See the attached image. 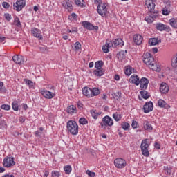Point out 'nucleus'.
<instances>
[{
	"label": "nucleus",
	"instance_id": "nucleus-1",
	"mask_svg": "<svg viewBox=\"0 0 177 177\" xmlns=\"http://www.w3.org/2000/svg\"><path fill=\"white\" fill-rule=\"evenodd\" d=\"M142 57L144 63L148 66L149 68L157 71V69H156V66L154 64V58L151 56V54L146 53L143 55Z\"/></svg>",
	"mask_w": 177,
	"mask_h": 177
},
{
	"label": "nucleus",
	"instance_id": "nucleus-2",
	"mask_svg": "<svg viewBox=\"0 0 177 177\" xmlns=\"http://www.w3.org/2000/svg\"><path fill=\"white\" fill-rule=\"evenodd\" d=\"M82 93L86 97H93V96H97L100 93V91L97 88L92 89L88 87H84L82 88Z\"/></svg>",
	"mask_w": 177,
	"mask_h": 177
},
{
	"label": "nucleus",
	"instance_id": "nucleus-3",
	"mask_svg": "<svg viewBox=\"0 0 177 177\" xmlns=\"http://www.w3.org/2000/svg\"><path fill=\"white\" fill-rule=\"evenodd\" d=\"M66 127L71 135H78V124L76 121L69 120L66 124Z\"/></svg>",
	"mask_w": 177,
	"mask_h": 177
},
{
	"label": "nucleus",
	"instance_id": "nucleus-4",
	"mask_svg": "<svg viewBox=\"0 0 177 177\" xmlns=\"http://www.w3.org/2000/svg\"><path fill=\"white\" fill-rule=\"evenodd\" d=\"M150 144L149 143V139H145L142 141L140 147L142 156L145 157H149L150 153L149 152V147Z\"/></svg>",
	"mask_w": 177,
	"mask_h": 177
},
{
	"label": "nucleus",
	"instance_id": "nucleus-5",
	"mask_svg": "<svg viewBox=\"0 0 177 177\" xmlns=\"http://www.w3.org/2000/svg\"><path fill=\"white\" fill-rule=\"evenodd\" d=\"M101 128L106 129L107 127H113L114 125V120L110 116L106 115L102 118V122L100 123Z\"/></svg>",
	"mask_w": 177,
	"mask_h": 177
},
{
	"label": "nucleus",
	"instance_id": "nucleus-6",
	"mask_svg": "<svg viewBox=\"0 0 177 177\" xmlns=\"http://www.w3.org/2000/svg\"><path fill=\"white\" fill-rule=\"evenodd\" d=\"M97 13L102 16V17H106V15L109 13L107 10V4L106 3H100L97 7Z\"/></svg>",
	"mask_w": 177,
	"mask_h": 177
},
{
	"label": "nucleus",
	"instance_id": "nucleus-7",
	"mask_svg": "<svg viewBox=\"0 0 177 177\" xmlns=\"http://www.w3.org/2000/svg\"><path fill=\"white\" fill-rule=\"evenodd\" d=\"M16 165V162H15V158L12 157H6L3 161V165L6 168H10V167H13V165Z\"/></svg>",
	"mask_w": 177,
	"mask_h": 177
},
{
	"label": "nucleus",
	"instance_id": "nucleus-8",
	"mask_svg": "<svg viewBox=\"0 0 177 177\" xmlns=\"http://www.w3.org/2000/svg\"><path fill=\"white\" fill-rule=\"evenodd\" d=\"M114 165L116 168L122 169L127 167V161L121 158H116L114 161Z\"/></svg>",
	"mask_w": 177,
	"mask_h": 177
},
{
	"label": "nucleus",
	"instance_id": "nucleus-9",
	"mask_svg": "<svg viewBox=\"0 0 177 177\" xmlns=\"http://www.w3.org/2000/svg\"><path fill=\"white\" fill-rule=\"evenodd\" d=\"M24 6H26V0H17L16 3L13 4V9L17 12H20Z\"/></svg>",
	"mask_w": 177,
	"mask_h": 177
},
{
	"label": "nucleus",
	"instance_id": "nucleus-10",
	"mask_svg": "<svg viewBox=\"0 0 177 177\" xmlns=\"http://www.w3.org/2000/svg\"><path fill=\"white\" fill-rule=\"evenodd\" d=\"M156 0H147L145 1V5L147 6L149 13H154V12H158L156 9Z\"/></svg>",
	"mask_w": 177,
	"mask_h": 177
},
{
	"label": "nucleus",
	"instance_id": "nucleus-11",
	"mask_svg": "<svg viewBox=\"0 0 177 177\" xmlns=\"http://www.w3.org/2000/svg\"><path fill=\"white\" fill-rule=\"evenodd\" d=\"M158 17V12H149V16L146 17L145 20L147 23H153V21H154V19H156V17Z\"/></svg>",
	"mask_w": 177,
	"mask_h": 177
},
{
	"label": "nucleus",
	"instance_id": "nucleus-12",
	"mask_svg": "<svg viewBox=\"0 0 177 177\" xmlns=\"http://www.w3.org/2000/svg\"><path fill=\"white\" fill-rule=\"evenodd\" d=\"M156 29L158 30V31H167V32H169L171 31V28L167 25H164V24L158 23L156 24Z\"/></svg>",
	"mask_w": 177,
	"mask_h": 177
},
{
	"label": "nucleus",
	"instance_id": "nucleus-13",
	"mask_svg": "<svg viewBox=\"0 0 177 177\" xmlns=\"http://www.w3.org/2000/svg\"><path fill=\"white\" fill-rule=\"evenodd\" d=\"M153 102L149 101L148 102H146L143 106L144 113H150V111H153Z\"/></svg>",
	"mask_w": 177,
	"mask_h": 177
},
{
	"label": "nucleus",
	"instance_id": "nucleus-14",
	"mask_svg": "<svg viewBox=\"0 0 177 177\" xmlns=\"http://www.w3.org/2000/svg\"><path fill=\"white\" fill-rule=\"evenodd\" d=\"M12 60L16 64H24V57L21 55H15L12 57Z\"/></svg>",
	"mask_w": 177,
	"mask_h": 177
},
{
	"label": "nucleus",
	"instance_id": "nucleus-15",
	"mask_svg": "<svg viewBox=\"0 0 177 177\" xmlns=\"http://www.w3.org/2000/svg\"><path fill=\"white\" fill-rule=\"evenodd\" d=\"M140 88L143 91L147 89V86L149 85V80L146 77H142L140 81Z\"/></svg>",
	"mask_w": 177,
	"mask_h": 177
},
{
	"label": "nucleus",
	"instance_id": "nucleus-16",
	"mask_svg": "<svg viewBox=\"0 0 177 177\" xmlns=\"http://www.w3.org/2000/svg\"><path fill=\"white\" fill-rule=\"evenodd\" d=\"M41 93L42 96H44V97H45L46 99H53V97H55V93L49 91L43 90L41 91Z\"/></svg>",
	"mask_w": 177,
	"mask_h": 177
},
{
	"label": "nucleus",
	"instance_id": "nucleus-17",
	"mask_svg": "<svg viewBox=\"0 0 177 177\" xmlns=\"http://www.w3.org/2000/svg\"><path fill=\"white\" fill-rule=\"evenodd\" d=\"M160 91L162 93L165 95L169 92V86H168L167 83L162 82L160 86Z\"/></svg>",
	"mask_w": 177,
	"mask_h": 177
},
{
	"label": "nucleus",
	"instance_id": "nucleus-18",
	"mask_svg": "<svg viewBox=\"0 0 177 177\" xmlns=\"http://www.w3.org/2000/svg\"><path fill=\"white\" fill-rule=\"evenodd\" d=\"M158 44H161V39L151 38L149 39V46H155V45H158Z\"/></svg>",
	"mask_w": 177,
	"mask_h": 177
},
{
	"label": "nucleus",
	"instance_id": "nucleus-19",
	"mask_svg": "<svg viewBox=\"0 0 177 177\" xmlns=\"http://www.w3.org/2000/svg\"><path fill=\"white\" fill-rule=\"evenodd\" d=\"M133 41L136 45H141L143 42V37L140 35H134Z\"/></svg>",
	"mask_w": 177,
	"mask_h": 177
},
{
	"label": "nucleus",
	"instance_id": "nucleus-20",
	"mask_svg": "<svg viewBox=\"0 0 177 177\" xmlns=\"http://www.w3.org/2000/svg\"><path fill=\"white\" fill-rule=\"evenodd\" d=\"M129 82H131V84H134L135 85H139V84H140L139 77L136 75L131 76L129 79Z\"/></svg>",
	"mask_w": 177,
	"mask_h": 177
},
{
	"label": "nucleus",
	"instance_id": "nucleus-21",
	"mask_svg": "<svg viewBox=\"0 0 177 177\" xmlns=\"http://www.w3.org/2000/svg\"><path fill=\"white\" fill-rule=\"evenodd\" d=\"M171 3H166L165 7L162 10V15L168 16L171 13Z\"/></svg>",
	"mask_w": 177,
	"mask_h": 177
},
{
	"label": "nucleus",
	"instance_id": "nucleus-22",
	"mask_svg": "<svg viewBox=\"0 0 177 177\" xmlns=\"http://www.w3.org/2000/svg\"><path fill=\"white\" fill-rule=\"evenodd\" d=\"M32 35H33V37H35L36 38H38V39H42V35H41V33L38 28H33L32 30Z\"/></svg>",
	"mask_w": 177,
	"mask_h": 177
},
{
	"label": "nucleus",
	"instance_id": "nucleus-23",
	"mask_svg": "<svg viewBox=\"0 0 177 177\" xmlns=\"http://www.w3.org/2000/svg\"><path fill=\"white\" fill-rule=\"evenodd\" d=\"M82 25L84 28H86L87 30H89L90 31L93 30V25L91 24L90 22H88L86 21H84L82 22Z\"/></svg>",
	"mask_w": 177,
	"mask_h": 177
},
{
	"label": "nucleus",
	"instance_id": "nucleus-24",
	"mask_svg": "<svg viewBox=\"0 0 177 177\" xmlns=\"http://www.w3.org/2000/svg\"><path fill=\"white\" fill-rule=\"evenodd\" d=\"M66 112L68 114H74V113L77 112V107L74 105H70L67 107Z\"/></svg>",
	"mask_w": 177,
	"mask_h": 177
},
{
	"label": "nucleus",
	"instance_id": "nucleus-25",
	"mask_svg": "<svg viewBox=\"0 0 177 177\" xmlns=\"http://www.w3.org/2000/svg\"><path fill=\"white\" fill-rule=\"evenodd\" d=\"M143 127L145 131H153V126H151V124H150L147 120L144 122Z\"/></svg>",
	"mask_w": 177,
	"mask_h": 177
},
{
	"label": "nucleus",
	"instance_id": "nucleus-26",
	"mask_svg": "<svg viewBox=\"0 0 177 177\" xmlns=\"http://www.w3.org/2000/svg\"><path fill=\"white\" fill-rule=\"evenodd\" d=\"M113 45L115 46H124V41H122V39H116L113 41Z\"/></svg>",
	"mask_w": 177,
	"mask_h": 177
},
{
	"label": "nucleus",
	"instance_id": "nucleus-27",
	"mask_svg": "<svg viewBox=\"0 0 177 177\" xmlns=\"http://www.w3.org/2000/svg\"><path fill=\"white\" fill-rule=\"evenodd\" d=\"M93 73L94 75H96V77H102L104 74L103 68H96L94 70Z\"/></svg>",
	"mask_w": 177,
	"mask_h": 177
},
{
	"label": "nucleus",
	"instance_id": "nucleus-28",
	"mask_svg": "<svg viewBox=\"0 0 177 177\" xmlns=\"http://www.w3.org/2000/svg\"><path fill=\"white\" fill-rule=\"evenodd\" d=\"M63 6L64 8H66V9L70 10L73 7V3L71 1H70V0L65 1L63 3Z\"/></svg>",
	"mask_w": 177,
	"mask_h": 177
},
{
	"label": "nucleus",
	"instance_id": "nucleus-29",
	"mask_svg": "<svg viewBox=\"0 0 177 177\" xmlns=\"http://www.w3.org/2000/svg\"><path fill=\"white\" fill-rule=\"evenodd\" d=\"M91 114L93 118H94V120H97V117H99V115H100V114H102V112H97L95 110H91Z\"/></svg>",
	"mask_w": 177,
	"mask_h": 177
},
{
	"label": "nucleus",
	"instance_id": "nucleus-30",
	"mask_svg": "<svg viewBox=\"0 0 177 177\" xmlns=\"http://www.w3.org/2000/svg\"><path fill=\"white\" fill-rule=\"evenodd\" d=\"M169 24L173 27V28H177V20L175 18H171L169 19Z\"/></svg>",
	"mask_w": 177,
	"mask_h": 177
},
{
	"label": "nucleus",
	"instance_id": "nucleus-31",
	"mask_svg": "<svg viewBox=\"0 0 177 177\" xmlns=\"http://www.w3.org/2000/svg\"><path fill=\"white\" fill-rule=\"evenodd\" d=\"M140 93L143 99H149L150 97L149 93L145 90L140 91Z\"/></svg>",
	"mask_w": 177,
	"mask_h": 177
},
{
	"label": "nucleus",
	"instance_id": "nucleus-32",
	"mask_svg": "<svg viewBox=\"0 0 177 177\" xmlns=\"http://www.w3.org/2000/svg\"><path fill=\"white\" fill-rule=\"evenodd\" d=\"M103 64H104L103 61L100 60L95 63V68H102V67H103Z\"/></svg>",
	"mask_w": 177,
	"mask_h": 177
},
{
	"label": "nucleus",
	"instance_id": "nucleus-33",
	"mask_svg": "<svg viewBox=\"0 0 177 177\" xmlns=\"http://www.w3.org/2000/svg\"><path fill=\"white\" fill-rule=\"evenodd\" d=\"M75 3L77 6H80V8H84V6H85V5L84 4V3H85L84 0H75Z\"/></svg>",
	"mask_w": 177,
	"mask_h": 177
},
{
	"label": "nucleus",
	"instance_id": "nucleus-34",
	"mask_svg": "<svg viewBox=\"0 0 177 177\" xmlns=\"http://www.w3.org/2000/svg\"><path fill=\"white\" fill-rule=\"evenodd\" d=\"M121 127L124 131H128L131 126L129 125V123L124 122L121 124Z\"/></svg>",
	"mask_w": 177,
	"mask_h": 177
},
{
	"label": "nucleus",
	"instance_id": "nucleus-35",
	"mask_svg": "<svg viewBox=\"0 0 177 177\" xmlns=\"http://www.w3.org/2000/svg\"><path fill=\"white\" fill-rule=\"evenodd\" d=\"M113 118H114L115 121H120V120H121L122 116L121 114L118 113H115L113 114Z\"/></svg>",
	"mask_w": 177,
	"mask_h": 177
},
{
	"label": "nucleus",
	"instance_id": "nucleus-36",
	"mask_svg": "<svg viewBox=\"0 0 177 177\" xmlns=\"http://www.w3.org/2000/svg\"><path fill=\"white\" fill-rule=\"evenodd\" d=\"M158 105L159 106V107L164 108L167 106V102H165L164 100H159L158 102Z\"/></svg>",
	"mask_w": 177,
	"mask_h": 177
},
{
	"label": "nucleus",
	"instance_id": "nucleus-37",
	"mask_svg": "<svg viewBox=\"0 0 177 177\" xmlns=\"http://www.w3.org/2000/svg\"><path fill=\"white\" fill-rule=\"evenodd\" d=\"M171 66L174 68L177 67V55H176L171 60Z\"/></svg>",
	"mask_w": 177,
	"mask_h": 177
},
{
	"label": "nucleus",
	"instance_id": "nucleus-38",
	"mask_svg": "<svg viewBox=\"0 0 177 177\" xmlns=\"http://www.w3.org/2000/svg\"><path fill=\"white\" fill-rule=\"evenodd\" d=\"M79 122L81 125H86V124H88V120L85 118H81L79 120Z\"/></svg>",
	"mask_w": 177,
	"mask_h": 177
},
{
	"label": "nucleus",
	"instance_id": "nucleus-39",
	"mask_svg": "<svg viewBox=\"0 0 177 177\" xmlns=\"http://www.w3.org/2000/svg\"><path fill=\"white\" fill-rule=\"evenodd\" d=\"M72 168L70 165H66L64 167V170L65 171L66 174H71L72 171Z\"/></svg>",
	"mask_w": 177,
	"mask_h": 177
},
{
	"label": "nucleus",
	"instance_id": "nucleus-40",
	"mask_svg": "<svg viewBox=\"0 0 177 177\" xmlns=\"http://www.w3.org/2000/svg\"><path fill=\"white\" fill-rule=\"evenodd\" d=\"M14 24H15V26H17V27H21V23H20V19H19V17H16L15 19Z\"/></svg>",
	"mask_w": 177,
	"mask_h": 177
},
{
	"label": "nucleus",
	"instance_id": "nucleus-41",
	"mask_svg": "<svg viewBox=\"0 0 177 177\" xmlns=\"http://www.w3.org/2000/svg\"><path fill=\"white\" fill-rule=\"evenodd\" d=\"M12 109L15 111H19V104H17V102H12Z\"/></svg>",
	"mask_w": 177,
	"mask_h": 177
},
{
	"label": "nucleus",
	"instance_id": "nucleus-42",
	"mask_svg": "<svg viewBox=\"0 0 177 177\" xmlns=\"http://www.w3.org/2000/svg\"><path fill=\"white\" fill-rule=\"evenodd\" d=\"M75 48L76 52H78L79 49H81V44L79 41L75 43Z\"/></svg>",
	"mask_w": 177,
	"mask_h": 177
},
{
	"label": "nucleus",
	"instance_id": "nucleus-43",
	"mask_svg": "<svg viewBox=\"0 0 177 177\" xmlns=\"http://www.w3.org/2000/svg\"><path fill=\"white\" fill-rule=\"evenodd\" d=\"M87 175H88L89 177H95L96 176V173L91 171L90 170H87L86 171Z\"/></svg>",
	"mask_w": 177,
	"mask_h": 177
},
{
	"label": "nucleus",
	"instance_id": "nucleus-44",
	"mask_svg": "<svg viewBox=\"0 0 177 177\" xmlns=\"http://www.w3.org/2000/svg\"><path fill=\"white\" fill-rule=\"evenodd\" d=\"M24 81L26 82V84L28 85V86H30V88H32V86H34V83L32 82V81L29 80H25Z\"/></svg>",
	"mask_w": 177,
	"mask_h": 177
},
{
	"label": "nucleus",
	"instance_id": "nucleus-45",
	"mask_svg": "<svg viewBox=\"0 0 177 177\" xmlns=\"http://www.w3.org/2000/svg\"><path fill=\"white\" fill-rule=\"evenodd\" d=\"M51 176L52 177H59L60 176V172L54 171L52 172Z\"/></svg>",
	"mask_w": 177,
	"mask_h": 177
},
{
	"label": "nucleus",
	"instance_id": "nucleus-46",
	"mask_svg": "<svg viewBox=\"0 0 177 177\" xmlns=\"http://www.w3.org/2000/svg\"><path fill=\"white\" fill-rule=\"evenodd\" d=\"M1 109H2V110L8 111L10 109V106L8 104H3L1 105Z\"/></svg>",
	"mask_w": 177,
	"mask_h": 177
},
{
	"label": "nucleus",
	"instance_id": "nucleus-47",
	"mask_svg": "<svg viewBox=\"0 0 177 177\" xmlns=\"http://www.w3.org/2000/svg\"><path fill=\"white\" fill-rule=\"evenodd\" d=\"M164 171L166 175H171L172 172V171H171V169H169L168 167H165Z\"/></svg>",
	"mask_w": 177,
	"mask_h": 177
},
{
	"label": "nucleus",
	"instance_id": "nucleus-48",
	"mask_svg": "<svg viewBox=\"0 0 177 177\" xmlns=\"http://www.w3.org/2000/svg\"><path fill=\"white\" fill-rule=\"evenodd\" d=\"M124 73H125L126 75L129 76L132 74V69L131 68H128L126 69Z\"/></svg>",
	"mask_w": 177,
	"mask_h": 177
},
{
	"label": "nucleus",
	"instance_id": "nucleus-49",
	"mask_svg": "<svg viewBox=\"0 0 177 177\" xmlns=\"http://www.w3.org/2000/svg\"><path fill=\"white\" fill-rule=\"evenodd\" d=\"M4 17L8 20V21H10V20H12V15H10L9 13L5 14Z\"/></svg>",
	"mask_w": 177,
	"mask_h": 177
},
{
	"label": "nucleus",
	"instance_id": "nucleus-50",
	"mask_svg": "<svg viewBox=\"0 0 177 177\" xmlns=\"http://www.w3.org/2000/svg\"><path fill=\"white\" fill-rule=\"evenodd\" d=\"M2 6L5 9H9V8H10V5L8 2H3L2 3Z\"/></svg>",
	"mask_w": 177,
	"mask_h": 177
},
{
	"label": "nucleus",
	"instance_id": "nucleus-51",
	"mask_svg": "<svg viewBox=\"0 0 177 177\" xmlns=\"http://www.w3.org/2000/svg\"><path fill=\"white\" fill-rule=\"evenodd\" d=\"M121 96V93L120 92H116L115 93H113V97L114 99H120V97Z\"/></svg>",
	"mask_w": 177,
	"mask_h": 177
},
{
	"label": "nucleus",
	"instance_id": "nucleus-52",
	"mask_svg": "<svg viewBox=\"0 0 177 177\" xmlns=\"http://www.w3.org/2000/svg\"><path fill=\"white\" fill-rule=\"evenodd\" d=\"M102 50H103L104 53H109V52H110V50H109V48H107V46L106 45L102 46Z\"/></svg>",
	"mask_w": 177,
	"mask_h": 177
},
{
	"label": "nucleus",
	"instance_id": "nucleus-53",
	"mask_svg": "<svg viewBox=\"0 0 177 177\" xmlns=\"http://www.w3.org/2000/svg\"><path fill=\"white\" fill-rule=\"evenodd\" d=\"M131 127L132 128H133V129H136V128H138V122L133 120Z\"/></svg>",
	"mask_w": 177,
	"mask_h": 177
},
{
	"label": "nucleus",
	"instance_id": "nucleus-54",
	"mask_svg": "<svg viewBox=\"0 0 177 177\" xmlns=\"http://www.w3.org/2000/svg\"><path fill=\"white\" fill-rule=\"evenodd\" d=\"M5 125H6V122H5V121L0 122V129H3V128H5Z\"/></svg>",
	"mask_w": 177,
	"mask_h": 177
},
{
	"label": "nucleus",
	"instance_id": "nucleus-55",
	"mask_svg": "<svg viewBox=\"0 0 177 177\" xmlns=\"http://www.w3.org/2000/svg\"><path fill=\"white\" fill-rule=\"evenodd\" d=\"M105 45L107 46L108 49H110V48H111V46H113V43H111V41H106Z\"/></svg>",
	"mask_w": 177,
	"mask_h": 177
},
{
	"label": "nucleus",
	"instance_id": "nucleus-56",
	"mask_svg": "<svg viewBox=\"0 0 177 177\" xmlns=\"http://www.w3.org/2000/svg\"><path fill=\"white\" fill-rule=\"evenodd\" d=\"M69 17H70L71 19H73V20H77V14H75V13H72Z\"/></svg>",
	"mask_w": 177,
	"mask_h": 177
},
{
	"label": "nucleus",
	"instance_id": "nucleus-57",
	"mask_svg": "<svg viewBox=\"0 0 177 177\" xmlns=\"http://www.w3.org/2000/svg\"><path fill=\"white\" fill-rule=\"evenodd\" d=\"M19 122L23 123V122H24V121H26V118H24V117H23V116H21V117H19Z\"/></svg>",
	"mask_w": 177,
	"mask_h": 177
},
{
	"label": "nucleus",
	"instance_id": "nucleus-58",
	"mask_svg": "<svg viewBox=\"0 0 177 177\" xmlns=\"http://www.w3.org/2000/svg\"><path fill=\"white\" fill-rule=\"evenodd\" d=\"M155 147L158 150H160L161 149V145H160V144H158V142H155Z\"/></svg>",
	"mask_w": 177,
	"mask_h": 177
},
{
	"label": "nucleus",
	"instance_id": "nucleus-59",
	"mask_svg": "<svg viewBox=\"0 0 177 177\" xmlns=\"http://www.w3.org/2000/svg\"><path fill=\"white\" fill-rule=\"evenodd\" d=\"M120 56H122V59H124V57H125L124 51H120Z\"/></svg>",
	"mask_w": 177,
	"mask_h": 177
},
{
	"label": "nucleus",
	"instance_id": "nucleus-60",
	"mask_svg": "<svg viewBox=\"0 0 177 177\" xmlns=\"http://www.w3.org/2000/svg\"><path fill=\"white\" fill-rule=\"evenodd\" d=\"M152 52L153 53H157V52H158V48H157L156 47L152 48Z\"/></svg>",
	"mask_w": 177,
	"mask_h": 177
},
{
	"label": "nucleus",
	"instance_id": "nucleus-61",
	"mask_svg": "<svg viewBox=\"0 0 177 177\" xmlns=\"http://www.w3.org/2000/svg\"><path fill=\"white\" fill-rule=\"evenodd\" d=\"M22 107L24 110H27V109H28V106L26 104H23Z\"/></svg>",
	"mask_w": 177,
	"mask_h": 177
},
{
	"label": "nucleus",
	"instance_id": "nucleus-62",
	"mask_svg": "<svg viewBox=\"0 0 177 177\" xmlns=\"http://www.w3.org/2000/svg\"><path fill=\"white\" fill-rule=\"evenodd\" d=\"M114 78L116 81H120V75H115Z\"/></svg>",
	"mask_w": 177,
	"mask_h": 177
},
{
	"label": "nucleus",
	"instance_id": "nucleus-63",
	"mask_svg": "<svg viewBox=\"0 0 177 177\" xmlns=\"http://www.w3.org/2000/svg\"><path fill=\"white\" fill-rule=\"evenodd\" d=\"M5 39H6L5 37L0 36V42H3V41H5Z\"/></svg>",
	"mask_w": 177,
	"mask_h": 177
},
{
	"label": "nucleus",
	"instance_id": "nucleus-64",
	"mask_svg": "<svg viewBox=\"0 0 177 177\" xmlns=\"http://www.w3.org/2000/svg\"><path fill=\"white\" fill-rule=\"evenodd\" d=\"M2 177H15V176L13 174H11V175L7 174V175L3 176Z\"/></svg>",
	"mask_w": 177,
	"mask_h": 177
}]
</instances>
